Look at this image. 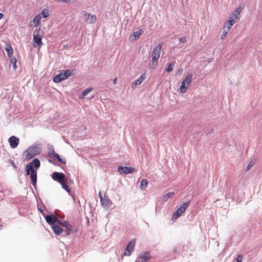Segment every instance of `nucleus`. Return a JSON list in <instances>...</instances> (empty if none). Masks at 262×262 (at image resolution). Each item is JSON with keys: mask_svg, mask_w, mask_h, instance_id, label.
<instances>
[{"mask_svg": "<svg viewBox=\"0 0 262 262\" xmlns=\"http://www.w3.org/2000/svg\"><path fill=\"white\" fill-rule=\"evenodd\" d=\"M39 31L40 29H36L34 31L33 33L32 46L34 48H40V47L42 45V36L39 34Z\"/></svg>", "mask_w": 262, "mask_h": 262, "instance_id": "nucleus-5", "label": "nucleus"}, {"mask_svg": "<svg viewBox=\"0 0 262 262\" xmlns=\"http://www.w3.org/2000/svg\"><path fill=\"white\" fill-rule=\"evenodd\" d=\"M174 62H171L168 66L167 68L166 69V71L167 72L169 73L171 72L173 70V67L174 65Z\"/></svg>", "mask_w": 262, "mask_h": 262, "instance_id": "nucleus-30", "label": "nucleus"}, {"mask_svg": "<svg viewBox=\"0 0 262 262\" xmlns=\"http://www.w3.org/2000/svg\"><path fill=\"white\" fill-rule=\"evenodd\" d=\"M150 258V253L148 252H143L140 254L137 262H148Z\"/></svg>", "mask_w": 262, "mask_h": 262, "instance_id": "nucleus-14", "label": "nucleus"}, {"mask_svg": "<svg viewBox=\"0 0 262 262\" xmlns=\"http://www.w3.org/2000/svg\"><path fill=\"white\" fill-rule=\"evenodd\" d=\"M235 23V21L233 19H229V20L225 22V26L226 27H229V30L231 29L232 26Z\"/></svg>", "mask_w": 262, "mask_h": 262, "instance_id": "nucleus-26", "label": "nucleus"}, {"mask_svg": "<svg viewBox=\"0 0 262 262\" xmlns=\"http://www.w3.org/2000/svg\"><path fill=\"white\" fill-rule=\"evenodd\" d=\"M118 171L120 173H132L136 171V170L135 168L130 167H127V166H119L118 168Z\"/></svg>", "mask_w": 262, "mask_h": 262, "instance_id": "nucleus-10", "label": "nucleus"}, {"mask_svg": "<svg viewBox=\"0 0 262 262\" xmlns=\"http://www.w3.org/2000/svg\"><path fill=\"white\" fill-rule=\"evenodd\" d=\"M58 224L66 228L65 231L68 234L74 232L73 226L68 221H59Z\"/></svg>", "mask_w": 262, "mask_h": 262, "instance_id": "nucleus-8", "label": "nucleus"}, {"mask_svg": "<svg viewBox=\"0 0 262 262\" xmlns=\"http://www.w3.org/2000/svg\"><path fill=\"white\" fill-rule=\"evenodd\" d=\"M8 142L10 146L13 148H15L18 145L19 143V139L16 137L12 136L9 138Z\"/></svg>", "mask_w": 262, "mask_h": 262, "instance_id": "nucleus-12", "label": "nucleus"}, {"mask_svg": "<svg viewBox=\"0 0 262 262\" xmlns=\"http://www.w3.org/2000/svg\"><path fill=\"white\" fill-rule=\"evenodd\" d=\"M189 202H185L182 204L177 211L173 214L172 220H176L181 215L184 213L189 205Z\"/></svg>", "mask_w": 262, "mask_h": 262, "instance_id": "nucleus-6", "label": "nucleus"}, {"mask_svg": "<svg viewBox=\"0 0 262 262\" xmlns=\"http://www.w3.org/2000/svg\"><path fill=\"white\" fill-rule=\"evenodd\" d=\"M4 17V14L2 13H0V19H2Z\"/></svg>", "mask_w": 262, "mask_h": 262, "instance_id": "nucleus-37", "label": "nucleus"}, {"mask_svg": "<svg viewBox=\"0 0 262 262\" xmlns=\"http://www.w3.org/2000/svg\"><path fill=\"white\" fill-rule=\"evenodd\" d=\"M192 75L191 74H188V75L183 79L179 89V90L181 93H185L186 92L190 83L192 81Z\"/></svg>", "mask_w": 262, "mask_h": 262, "instance_id": "nucleus-4", "label": "nucleus"}, {"mask_svg": "<svg viewBox=\"0 0 262 262\" xmlns=\"http://www.w3.org/2000/svg\"><path fill=\"white\" fill-rule=\"evenodd\" d=\"M38 210H39L40 212H41L42 213H43V210H41V209H40V208H38Z\"/></svg>", "mask_w": 262, "mask_h": 262, "instance_id": "nucleus-39", "label": "nucleus"}, {"mask_svg": "<svg viewBox=\"0 0 262 262\" xmlns=\"http://www.w3.org/2000/svg\"><path fill=\"white\" fill-rule=\"evenodd\" d=\"M40 165L39 160L37 159H35L32 162L26 165V174L29 175L30 174L32 184L35 187L37 183V171L34 169L33 167L34 166L36 169H38Z\"/></svg>", "mask_w": 262, "mask_h": 262, "instance_id": "nucleus-1", "label": "nucleus"}, {"mask_svg": "<svg viewBox=\"0 0 262 262\" xmlns=\"http://www.w3.org/2000/svg\"><path fill=\"white\" fill-rule=\"evenodd\" d=\"M142 30H139L138 31L134 32L131 35L132 39L134 40H137L142 34Z\"/></svg>", "mask_w": 262, "mask_h": 262, "instance_id": "nucleus-22", "label": "nucleus"}, {"mask_svg": "<svg viewBox=\"0 0 262 262\" xmlns=\"http://www.w3.org/2000/svg\"><path fill=\"white\" fill-rule=\"evenodd\" d=\"M148 184V182L147 181V180L145 179H143L141 182L140 188L142 190H144L146 188Z\"/></svg>", "mask_w": 262, "mask_h": 262, "instance_id": "nucleus-25", "label": "nucleus"}, {"mask_svg": "<svg viewBox=\"0 0 262 262\" xmlns=\"http://www.w3.org/2000/svg\"><path fill=\"white\" fill-rule=\"evenodd\" d=\"M10 58L11 59V63L13 66V69L14 70H16V69H17V66H16L17 60L16 59V58L12 57Z\"/></svg>", "mask_w": 262, "mask_h": 262, "instance_id": "nucleus-29", "label": "nucleus"}, {"mask_svg": "<svg viewBox=\"0 0 262 262\" xmlns=\"http://www.w3.org/2000/svg\"><path fill=\"white\" fill-rule=\"evenodd\" d=\"M230 30H229V27H226V26H224L223 28V31L221 35V38L223 39L224 38L228 33L230 31Z\"/></svg>", "mask_w": 262, "mask_h": 262, "instance_id": "nucleus-27", "label": "nucleus"}, {"mask_svg": "<svg viewBox=\"0 0 262 262\" xmlns=\"http://www.w3.org/2000/svg\"><path fill=\"white\" fill-rule=\"evenodd\" d=\"M13 166H14V167H16V165L14 164V163H13Z\"/></svg>", "mask_w": 262, "mask_h": 262, "instance_id": "nucleus-41", "label": "nucleus"}, {"mask_svg": "<svg viewBox=\"0 0 262 262\" xmlns=\"http://www.w3.org/2000/svg\"><path fill=\"white\" fill-rule=\"evenodd\" d=\"M2 227V226L0 225V228H1Z\"/></svg>", "mask_w": 262, "mask_h": 262, "instance_id": "nucleus-43", "label": "nucleus"}, {"mask_svg": "<svg viewBox=\"0 0 262 262\" xmlns=\"http://www.w3.org/2000/svg\"><path fill=\"white\" fill-rule=\"evenodd\" d=\"M136 243V240L135 239L131 240L127 245L125 249V251L123 254V255L129 256L131 254V252L134 250Z\"/></svg>", "mask_w": 262, "mask_h": 262, "instance_id": "nucleus-11", "label": "nucleus"}, {"mask_svg": "<svg viewBox=\"0 0 262 262\" xmlns=\"http://www.w3.org/2000/svg\"><path fill=\"white\" fill-rule=\"evenodd\" d=\"M32 25L31 24V21L30 22V26H31Z\"/></svg>", "mask_w": 262, "mask_h": 262, "instance_id": "nucleus-42", "label": "nucleus"}, {"mask_svg": "<svg viewBox=\"0 0 262 262\" xmlns=\"http://www.w3.org/2000/svg\"><path fill=\"white\" fill-rule=\"evenodd\" d=\"M92 90V88H89L85 90L82 93V96L84 97L86 95H88L91 91Z\"/></svg>", "mask_w": 262, "mask_h": 262, "instance_id": "nucleus-34", "label": "nucleus"}, {"mask_svg": "<svg viewBox=\"0 0 262 262\" xmlns=\"http://www.w3.org/2000/svg\"><path fill=\"white\" fill-rule=\"evenodd\" d=\"M47 222L50 225H54L55 223L58 224V221H60L57 217L53 215H47L45 216Z\"/></svg>", "mask_w": 262, "mask_h": 262, "instance_id": "nucleus-15", "label": "nucleus"}, {"mask_svg": "<svg viewBox=\"0 0 262 262\" xmlns=\"http://www.w3.org/2000/svg\"><path fill=\"white\" fill-rule=\"evenodd\" d=\"M5 50H6V51L7 52L8 56L9 57V58L12 57L13 51V49L10 44L8 43L6 45Z\"/></svg>", "mask_w": 262, "mask_h": 262, "instance_id": "nucleus-19", "label": "nucleus"}, {"mask_svg": "<svg viewBox=\"0 0 262 262\" xmlns=\"http://www.w3.org/2000/svg\"><path fill=\"white\" fill-rule=\"evenodd\" d=\"M65 78L63 77V74L60 73L56 75L53 78V81L56 83L59 82L61 81L64 80Z\"/></svg>", "mask_w": 262, "mask_h": 262, "instance_id": "nucleus-20", "label": "nucleus"}, {"mask_svg": "<svg viewBox=\"0 0 262 262\" xmlns=\"http://www.w3.org/2000/svg\"><path fill=\"white\" fill-rule=\"evenodd\" d=\"M179 41L180 42H186V37H180L179 38Z\"/></svg>", "mask_w": 262, "mask_h": 262, "instance_id": "nucleus-36", "label": "nucleus"}, {"mask_svg": "<svg viewBox=\"0 0 262 262\" xmlns=\"http://www.w3.org/2000/svg\"><path fill=\"white\" fill-rule=\"evenodd\" d=\"M242 11L241 8H237L236 9L235 11L232 13V16L230 17L231 19H233L236 22V20L238 19V16Z\"/></svg>", "mask_w": 262, "mask_h": 262, "instance_id": "nucleus-18", "label": "nucleus"}, {"mask_svg": "<svg viewBox=\"0 0 262 262\" xmlns=\"http://www.w3.org/2000/svg\"><path fill=\"white\" fill-rule=\"evenodd\" d=\"M254 163L253 162V161H250L249 162L247 166L246 167V171H248L253 166Z\"/></svg>", "mask_w": 262, "mask_h": 262, "instance_id": "nucleus-33", "label": "nucleus"}, {"mask_svg": "<svg viewBox=\"0 0 262 262\" xmlns=\"http://www.w3.org/2000/svg\"><path fill=\"white\" fill-rule=\"evenodd\" d=\"M82 14L84 16V19L86 23L94 24L96 21L97 18L95 15H92L86 11H83Z\"/></svg>", "mask_w": 262, "mask_h": 262, "instance_id": "nucleus-7", "label": "nucleus"}, {"mask_svg": "<svg viewBox=\"0 0 262 262\" xmlns=\"http://www.w3.org/2000/svg\"><path fill=\"white\" fill-rule=\"evenodd\" d=\"M174 194V192H170L162 196V200L166 201L168 199L171 198Z\"/></svg>", "mask_w": 262, "mask_h": 262, "instance_id": "nucleus-28", "label": "nucleus"}, {"mask_svg": "<svg viewBox=\"0 0 262 262\" xmlns=\"http://www.w3.org/2000/svg\"><path fill=\"white\" fill-rule=\"evenodd\" d=\"M54 233L57 235H60L63 232V229L59 224L53 225L52 227Z\"/></svg>", "mask_w": 262, "mask_h": 262, "instance_id": "nucleus-17", "label": "nucleus"}, {"mask_svg": "<svg viewBox=\"0 0 262 262\" xmlns=\"http://www.w3.org/2000/svg\"><path fill=\"white\" fill-rule=\"evenodd\" d=\"M243 260V256L241 254H239L237 256L236 258V262H242Z\"/></svg>", "mask_w": 262, "mask_h": 262, "instance_id": "nucleus-35", "label": "nucleus"}, {"mask_svg": "<svg viewBox=\"0 0 262 262\" xmlns=\"http://www.w3.org/2000/svg\"><path fill=\"white\" fill-rule=\"evenodd\" d=\"M113 83L114 84H116L117 83V78H115L114 80H113Z\"/></svg>", "mask_w": 262, "mask_h": 262, "instance_id": "nucleus-38", "label": "nucleus"}, {"mask_svg": "<svg viewBox=\"0 0 262 262\" xmlns=\"http://www.w3.org/2000/svg\"><path fill=\"white\" fill-rule=\"evenodd\" d=\"M52 178L54 180L61 183L63 181L66 180V176L63 173L58 172H54L52 173Z\"/></svg>", "mask_w": 262, "mask_h": 262, "instance_id": "nucleus-9", "label": "nucleus"}, {"mask_svg": "<svg viewBox=\"0 0 262 262\" xmlns=\"http://www.w3.org/2000/svg\"><path fill=\"white\" fill-rule=\"evenodd\" d=\"M161 49L162 43H159L154 49L151 54L152 59L149 66V68L150 69H155L158 65V60L160 57Z\"/></svg>", "mask_w": 262, "mask_h": 262, "instance_id": "nucleus-2", "label": "nucleus"}, {"mask_svg": "<svg viewBox=\"0 0 262 262\" xmlns=\"http://www.w3.org/2000/svg\"><path fill=\"white\" fill-rule=\"evenodd\" d=\"M62 74H63V77H64L65 79H66L71 75L72 73L70 70H67L64 71Z\"/></svg>", "mask_w": 262, "mask_h": 262, "instance_id": "nucleus-32", "label": "nucleus"}, {"mask_svg": "<svg viewBox=\"0 0 262 262\" xmlns=\"http://www.w3.org/2000/svg\"><path fill=\"white\" fill-rule=\"evenodd\" d=\"M182 70H180V71H179V73H180V74H181V73H182Z\"/></svg>", "mask_w": 262, "mask_h": 262, "instance_id": "nucleus-40", "label": "nucleus"}, {"mask_svg": "<svg viewBox=\"0 0 262 262\" xmlns=\"http://www.w3.org/2000/svg\"><path fill=\"white\" fill-rule=\"evenodd\" d=\"M39 14H41V16L46 18L49 15V11L47 9H43Z\"/></svg>", "mask_w": 262, "mask_h": 262, "instance_id": "nucleus-31", "label": "nucleus"}, {"mask_svg": "<svg viewBox=\"0 0 262 262\" xmlns=\"http://www.w3.org/2000/svg\"><path fill=\"white\" fill-rule=\"evenodd\" d=\"M99 196L101 202V205L103 207H108L112 204L111 200L108 198V196H104V198H102L100 193L99 194Z\"/></svg>", "mask_w": 262, "mask_h": 262, "instance_id": "nucleus-13", "label": "nucleus"}, {"mask_svg": "<svg viewBox=\"0 0 262 262\" xmlns=\"http://www.w3.org/2000/svg\"><path fill=\"white\" fill-rule=\"evenodd\" d=\"M145 77V75H142L139 78H138L135 81H134L133 84V87L134 86H136L137 85L140 84L142 81L144 80Z\"/></svg>", "mask_w": 262, "mask_h": 262, "instance_id": "nucleus-21", "label": "nucleus"}, {"mask_svg": "<svg viewBox=\"0 0 262 262\" xmlns=\"http://www.w3.org/2000/svg\"><path fill=\"white\" fill-rule=\"evenodd\" d=\"M39 153V149L37 146H32L25 151L24 156L26 160H29Z\"/></svg>", "mask_w": 262, "mask_h": 262, "instance_id": "nucleus-3", "label": "nucleus"}, {"mask_svg": "<svg viewBox=\"0 0 262 262\" xmlns=\"http://www.w3.org/2000/svg\"><path fill=\"white\" fill-rule=\"evenodd\" d=\"M49 154L50 155H52L55 158H56L59 162L62 163H63V164H65L66 163V160H63L62 159H61L59 155L58 154H57L55 151H54V149L53 148V149H51L50 150V151H49Z\"/></svg>", "mask_w": 262, "mask_h": 262, "instance_id": "nucleus-16", "label": "nucleus"}, {"mask_svg": "<svg viewBox=\"0 0 262 262\" xmlns=\"http://www.w3.org/2000/svg\"><path fill=\"white\" fill-rule=\"evenodd\" d=\"M41 18V14H38L35 16L33 20V22L34 23V26L37 27L39 25L40 23V19Z\"/></svg>", "mask_w": 262, "mask_h": 262, "instance_id": "nucleus-23", "label": "nucleus"}, {"mask_svg": "<svg viewBox=\"0 0 262 262\" xmlns=\"http://www.w3.org/2000/svg\"><path fill=\"white\" fill-rule=\"evenodd\" d=\"M60 184L61 185L62 187L64 190H66L69 193H70L71 192V190L67 184V179L66 180H64V181H63L62 182H61V183H60Z\"/></svg>", "mask_w": 262, "mask_h": 262, "instance_id": "nucleus-24", "label": "nucleus"}]
</instances>
